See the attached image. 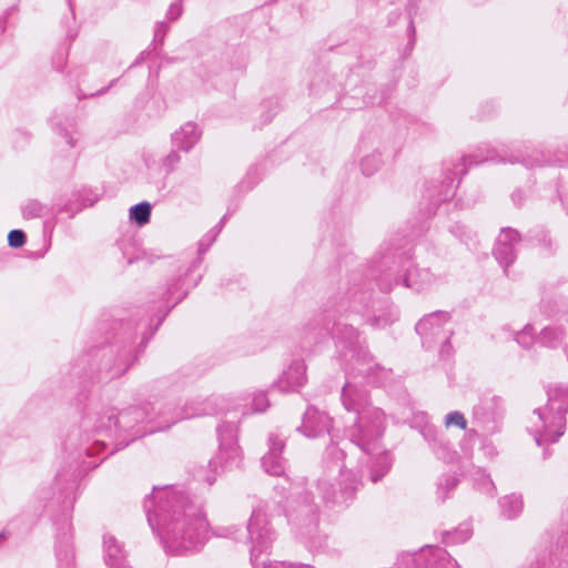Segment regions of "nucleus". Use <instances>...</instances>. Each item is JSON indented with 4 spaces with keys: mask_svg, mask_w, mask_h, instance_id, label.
<instances>
[{
    "mask_svg": "<svg viewBox=\"0 0 568 568\" xmlns=\"http://www.w3.org/2000/svg\"><path fill=\"white\" fill-rule=\"evenodd\" d=\"M420 434L439 459L452 460L454 458L452 444L432 425L425 424L420 428Z\"/></svg>",
    "mask_w": 568,
    "mask_h": 568,
    "instance_id": "19",
    "label": "nucleus"
},
{
    "mask_svg": "<svg viewBox=\"0 0 568 568\" xmlns=\"http://www.w3.org/2000/svg\"><path fill=\"white\" fill-rule=\"evenodd\" d=\"M450 320L449 313L437 311L423 317L416 324V332L423 339V345L426 348H432L436 341L442 337V334L448 333L444 325Z\"/></svg>",
    "mask_w": 568,
    "mask_h": 568,
    "instance_id": "13",
    "label": "nucleus"
},
{
    "mask_svg": "<svg viewBox=\"0 0 568 568\" xmlns=\"http://www.w3.org/2000/svg\"><path fill=\"white\" fill-rule=\"evenodd\" d=\"M178 149L173 148L172 151L162 160V166L166 173L173 172L178 164L181 162V155Z\"/></svg>",
    "mask_w": 568,
    "mask_h": 568,
    "instance_id": "32",
    "label": "nucleus"
},
{
    "mask_svg": "<svg viewBox=\"0 0 568 568\" xmlns=\"http://www.w3.org/2000/svg\"><path fill=\"white\" fill-rule=\"evenodd\" d=\"M253 409L255 412H264L266 407L268 406V399L266 397L265 393H257L254 395L253 403H252Z\"/></svg>",
    "mask_w": 568,
    "mask_h": 568,
    "instance_id": "38",
    "label": "nucleus"
},
{
    "mask_svg": "<svg viewBox=\"0 0 568 568\" xmlns=\"http://www.w3.org/2000/svg\"><path fill=\"white\" fill-rule=\"evenodd\" d=\"M201 134L202 132L195 123L186 122L172 133V146L187 153L200 141Z\"/></svg>",
    "mask_w": 568,
    "mask_h": 568,
    "instance_id": "20",
    "label": "nucleus"
},
{
    "mask_svg": "<svg viewBox=\"0 0 568 568\" xmlns=\"http://www.w3.org/2000/svg\"><path fill=\"white\" fill-rule=\"evenodd\" d=\"M285 515L292 526L310 529L318 521V507L308 491H295L287 499Z\"/></svg>",
    "mask_w": 568,
    "mask_h": 568,
    "instance_id": "9",
    "label": "nucleus"
},
{
    "mask_svg": "<svg viewBox=\"0 0 568 568\" xmlns=\"http://www.w3.org/2000/svg\"><path fill=\"white\" fill-rule=\"evenodd\" d=\"M499 156V161L504 163H520L527 168L539 166L547 163V160L544 159V154L539 151H532L531 153H524L518 151L516 154H511L510 156L497 155L496 151H487V154H471L468 156H463L457 163H454L452 168H448V175L446 180H449L453 183L456 178L466 174L467 164H479L485 161H494Z\"/></svg>",
    "mask_w": 568,
    "mask_h": 568,
    "instance_id": "8",
    "label": "nucleus"
},
{
    "mask_svg": "<svg viewBox=\"0 0 568 568\" xmlns=\"http://www.w3.org/2000/svg\"><path fill=\"white\" fill-rule=\"evenodd\" d=\"M264 568H314L310 565H303V564H287L284 561L271 564L268 566H265Z\"/></svg>",
    "mask_w": 568,
    "mask_h": 568,
    "instance_id": "42",
    "label": "nucleus"
},
{
    "mask_svg": "<svg viewBox=\"0 0 568 568\" xmlns=\"http://www.w3.org/2000/svg\"><path fill=\"white\" fill-rule=\"evenodd\" d=\"M168 31H169V26L165 22H163V21L158 22L155 24V29H154V40L153 41L158 42V43H162Z\"/></svg>",
    "mask_w": 568,
    "mask_h": 568,
    "instance_id": "40",
    "label": "nucleus"
},
{
    "mask_svg": "<svg viewBox=\"0 0 568 568\" xmlns=\"http://www.w3.org/2000/svg\"><path fill=\"white\" fill-rule=\"evenodd\" d=\"M72 445H73V443H72V439H71V437H70V438L65 442V448H68V447L72 446Z\"/></svg>",
    "mask_w": 568,
    "mask_h": 568,
    "instance_id": "52",
    "label": "nucleus"
},
{
    "mask_svg": "<svg viewBox=\"0 0 568 568\" xmlns=\"http://www.w3.org/2000/svg\"><path fill=\"white\" fill-rule=\"evenodd\" d=\"M104 560L110 568H131L125 560V551L122 545L112 535L103 538Z\"/></svg>",
    "mask_w": 568,
    "mask_h": 568,
    "instance_id": "21",
    "label": "nucleus"
},
{
    "mask_svg": "<svg viewBox=\"0 0 568 568\" xmlns=\"http://www.w3.org/2000/svg\"><path fill=\"white\" fill-rule=\"evenodd\" d=\"M471 532L470 526L468 524H463L454 531H445L443 534V541L446 545L462 544L470 538Z\"/></svg>",
    "mask_w": 568,
    "mask_h": 568,
    "instance_id": "26",
    "label": "nucleus"
},
{
    "mask_svg": "<svg viewBox=\"0 0 568 568\" xmlns=\"http://www.w3.org/2000/svg\"><path fill=\"white\" fill-rule=\"evenodd\" d=\"M520 242L518 232L514 229H503L496 240L493 254L497 262L503 266L505 273L517 256V245Z\"/></svg>",
    "mask_w": 568,
    "mask_h": 568,
    "instance_id": "15",
    "label": "nucleus"
},
{
    "mask_svg": "<svg viewBox=\"0 0 568 568\" xmlns=\"http://www.w3.org/2000/svg\"><path fill=\"white\" fill-rule=\"evenodd\" d=\"M151 204L141 202L130 209V219L139 225H144L150 221Z\"/></svg>",
    "mask_w": 568,
    "mask_h": 568,
    "instance_id": "28",
    "label": "nucleus"
},
{
    "mask_svg": "<svg viewBox=\"0 0 568 568\" xmlns=\"http://www.w3.org/2000/svg\"><path fill=\"white\" fill-rule=\"evenodd\" d=\"M331 428L332 418L326 413L310 406L304 413L302 425L297 430L308 438H316L329 433Z\"/></svg>",
    "mask_w": 568,
    "mask_h": 568,
    "instance_id": "16",
    "label": "nucleus"
},
{
    "mask_svg": "<svg viewBox=\"0 0 568 568\" xmlns=\"http://www.w3.org/2000/svg\"><path fill=\"white\" fill-rule=\"evenodd\" d=\"M567 320H568V311H567Z\"/></svg>",
    "mask_w": 568,
    "mask_h": 568,
    "instance_id": "57",
    "label": "nucleus"
},
{
    "mask_svg": "<svg viewBox=\"0 0 568 568\" xmlns=\"http://www.w3.org/2000/svg\"><path fill=\"white\" fill-rule=\"evenodd\" d=\"M186 294H187V291H183V292L178 296V298H176L175 303L173 304V306H174V305H176L179 302H181V301L185 297V295H186Z\"/></svg>",
    "mask_w": 568,
    "mask_h": 568,
    "instance_id": "50",
    "label": "nucleus"
},
{
    "mask_svg": "<svg viewBox=\"0 0 568 568\" xmlns=\"http://www.w3.org/2000/svg\"><path fill=\"white\" fill-rule=\"evenodd\" d=\"M389 322H390V321H387V320H385V318H381V317H376V318H375V323H376V325H378V326H385V325H387Z\"/></svg>",
    "mask_w": 568,
    "mask_h": 568,
    "instance_id": "48",
    "label": "nucleus"
},
{
    "mask_svg": "<svg viewBox=\"0 0 568 568\" xmlns=\"http://www.w3.org/2000/svg\"><path fill=\"white\" fill-rule=\"evenodd\" d=\"M58 560H59V561H62V558H61V554H60V552H58ZM63 560L65 561V565H67V566H69V565L71 564L72 556H71V554H70L68 550H65V552H64Z\"/></svg>",
    "mask_w": 568,
    "mask_h": 568,
    "instance_id": "47",
    "label": "nucleus"
},
{
    "mask_svg": "<svg viewBox=\"0 0 568 568\" xmlns=\"http://www.w3.org/2000/svg\"><path fill=\"white\" fill-rule=\"evenodd\" d=\"M504 415V400L497 395L484 396L473 409L474 422L490 434L498 430Z\"/></svg>",
    "mask_w": 568,
    "mask_h": 568,
    "instance_id": "11",
    "label": "nucleus"
},
{
    "mask_svg": "<svg viewBox=\"0 0 568 568\" xmlns=\"http://www.w3.org/2000/svg\"><path fill=\"white\" fill-rule=\"evenodd\" d=\"M213 413L206 400H187L183 406L172 408L170 406L161 407L160 415L164 417L165 429L170 428L175 423L206 414Z\"/></svg>",
    "mask_w": 568,
    "mask_h": 568,
    "instance_id": "14",
    "label": "nucleus"
},
{
    "mask_svg": "<svg viewBox=\"0 0 568 568\" xmlns=\"http://www.w3.org/2000/svg\"><path fill=\"white\" fill-rule=\"evenodd\" d=\"M161 408H155L150 403L130 406L119 414L114 409H109L105 414L98 416L93 423V436L95 437L91 444L85 443L81 447V452L85 456H93L106 446V438H111L113 430L126 434L130 439L128 442L120 438L115 443V449L125 447L129 442L148 434L165 430L164 417L160 415Z\"/></svg>",
    "mask_w": 568,
    "mask_h": 568,
    "instance_id": "3",
    "label": "nucleus"
},
{
    "mask_svg": "<svg viewBox=\"0 0 568 568\" xmlns=\"http://www.w3.org/2000/svg\"><path fill=\"white\" fill-rule=\"evenodd\" d=\"M378 285L382 291H389L392 288V283L389 282V274L381 275L378 280Z\"/></svg>",
    "mask_w": 568,
    "mask_h": 568,
    "instance_id": "45",
    "label": "nucleus"
},
{
    "mask_svg": "<svg viewBox=\"0 0 568 568\" xmlns=\"http://www.w3.org/2000/svg\"><path fill=\"white\" fill-rule=\"evenodd\" d=\"M21 212L24 219L31 220L47 215L49 207L37 200H29L22 205Z\"/></svg>",
    "mask_w": 568,
    "mask_h": 568,
    "instance_id": "27",
    "label": "nucleus"
},
{
    "mask_svg": "<svg viewBox=\"0 0 568 568\" xmlns=\"http://www.w3.org/2000/svg\"><path fill=\"white\" fill-rule=\"evenodd\" d=\"M129 367L130 364L122 362L119 366H114L111 368L110 377L114 378L123 375L129 369Z\"/></svg>",
    "mask_w": 568,
    "mask_h": 568,
    "instance_id": "43",
    "label": "nucleus"
},
{
    "mask_svg": "<svg viewBox=\"0 0 568 568\" xmlns=\"http://www.w3.org/2000/svg\"><path fill=\"white\" fill-rule=\"evenodd\" d=\"M516 342L523 347H529L534 343V328L531 325H526L520 332L516 334Z\"/></svg>",
    "mask_w": 568,
    "mask_h": 568,
    "instance_id": "33",
    "label": "nucleus"
},
{
    "mask_svg": "<svg viewBox=\"0 0 568 568\" xmlns=\"http://www.w3.org/2000/svg\"><path fill=\"white\" fill-rule=\"evenodd\" d=\"M565 337V332L561 327H545L539 336V342L547 347H558Z\"/></svg>",
    "mask_w": 568,
    "mask_h": 568,
    "instance_id": "25",
    "label": "nucleus"
},
{
    "mask_svg": "<svg viewBox=\"0 0 568 568\" xmlns=\"http://www.w3.org/2000/svg\"><path fill=\"white\" fill-rule=\"evenodd\" d=\"M341 400L344 408L357 415L351 430V440L368 456L371 480L377 483L392 467V458L381 443L384 433V413L369 404L367 390L355 382H346Z\"/></svg>",
    "mask_w": 568,
    "mask_h": 568,
    "instance_id": "2",
    "label": "nucleus"
},
{
    "mask_svg": "<svg viewBox=\"0 0 568 568\" xmlns=\"http://www.w3.org/2000/svg\"><path fill=\"white\" fill-rule=\"evenodd\" d=\"M183 286V280L181 277L174 280L173 283L169 284L168 287V294L173 296L175 293H178Z\"/></svg>",
    "mask_w": 568,
    "mask_h": 568,
    "instance_id": "44",
    "label": "nucleus"
},
{
    "mask_svg": "<svg viewBox=\"0 0 568 568\" xmlns=\"http://www.w3.org/2000/svg\"><path fill=\"white\" fill-rule=\"evenodd\" d=\"M2 539H4V534L3 532L0 534V540H2Z\"/></svg>",
    "mask_w": 568,
    "mask_h": 568,
    "instance_id": "55",
    "label": "nucleus"
},
{
    "mask_svg": "<svg viewBox=\"0 0 568 568\" xmlns=\"http://www.w3.org/2000/svg\"><path fill=\"white\" fill-rule=\"evenodd\" d=\"M434 276L427 268L406 267L403 274V283L406 287L415 291L424 290L430 286Z\"/></svg>",
    "mask_w": 568,
    "mask_h": 568,
    "instance_id": "22",
    "label": "nucleus"
},
{
    "mask_svg": "<svg viewBox=\"0 0 568 568\" xmlns=\"http://www.w3.org/2000/svg\"><path fill=\"white\" fill-rule=\"evenodd\" d=\"M226 221V215H224L220 223L214 226L212 230H210L199 242V258L196 261H194L192 263V265L190 266L189 272H191L193 268L197 267L201 262H202V255L205 254L207 252V250L210 248V246L215 242L217 235L220 234V232L222 231V227L224 225Z\"/></svg>",
    "mask_w": 568,
    "mask_h": 568,
    "instance_id": "23",
    "label": "nucleus"
},
{
    "mask_svg": "<svg viewBox=\"0 0 568 568\" xmlns=\"http://www.w3.org/2000/svg\"><path fill=\"white\" fill-rule=\"evenodd\" d=\"M182 11H183V9H182L181 3H179V2H173V3L170 6L169 10H168L166 17H168L171 21H175V20H178V19L181 17Z\"/></svg>",
    "mask_w": 568,
    "mask_h": 568,
    "instance_id": "41",
    "label": "nucleus"
},
{
    "mask_svg": "<svg viewBox=\"0 0 568 568\" xmlns=\"http://www.w3.org/2000/svg\"><path fill=\"white\" fill-rule=\"evenodd\" d=\"M452 335L453 331H449L448 333L442 334V337L436 341V344H440L439 356L443 359H448L454 353L453 346L450 344Z\"/></svg>",
    "mask_w": 568,
    "mask_h": 568,
    "instance_id": "31",
    "label": "nucleus"
},
{
    "mask_svg": "<svg viewBox=\"0 0 568 568\" xmlns=\"http://www.w3.org/2000/svg\"><path fill=\"white\" fill-rule=\"evenodd\" d=\"M458 485V479L454 475H445L439 479L438 483V494L444 500L449 490H453Z\"/></svg>",
    "mask_w": 568,
    "mask_h": 568,
    "instance_id": "30",
    "label": "nucleus"
},
{
    "mask_svg": "<svg viewBox=\"0 0 568 568\" xmlns=\"http://www.w3.org/2000/svg\"><path fill=\"white\" fill-rule=\"evenodd\" d=\"M524 199V193L521 191H516L511 194V200L516 205H520Z\"/></svg>",
    "mask_w": 568,
    "mask_h": 568,
    "instance_id": "46",
    "label": "nucleus"
},
{
    "mask_svg": "<svg viewBox=\"0 0 568 568\" xmlns=\"http://www.w3.org/2000/svg\"><path fill=\"white\" fill-rule=\"evenodd\" d=\"M409 29L414 30L413 22H409Z\"/></svg>",
    "mask_w": 568,
    "mask_h": 568,
    "instance_id": "56",
    "label": "nucleus"
},
{
    "mask_svg": "<svg viewBox=\"0 0 568 568\" xmlns=\"http://www.w3.org/2000/svg\"><path fill=\"white\" fill-rule=\"evenodd\" d=\"M306 382V366L303 361H294L290 367L283 372L276 382V387L281 392H295Z\"/></svg>",
    "mask_w": 568,
    "mask_h": 568,
    "instance_id": "18",
    "label": "nucleus"
},
{
    "mask_svg": "<svg viewBox=\"0 0 568 568\" xmlns=\"http://www.w3.org/2000/svg\"><path fill=\"white\" fill-rule=\"evenodd\" d=\"M331 333L345 361L353 362L352 369L363 378L376 382L378 372L383 368L378 364H373V358L362 346L358 332L354 326L338 321L333 325Z\"/></svg>",
    "mask_w": 568,
    "mask_h": 568,
    "instance_id": "6",
    "label": "nucleus"
},
{
    "mask_svg": "<svg viewBox=\"0 0 568 568\" xmlns=\"http://www.w3.org/2000/svg\"><path fill=\"white\" fill-rule=\"evenodd\" d=\"M8 243L11 247L18 248L26 243V234L21 230H12L8 234Z\"/></svg>",
    "mask_w": 568,
    "mask_h": 568,
    "instance_id": "36",
    "label": "nucleus"
},
{
    "mask_svg": "<svg viewBox=\"0 0 568 568\" xmlns=\"http://www.w3.org/2000/svg\"><path fill=\"white\" fill-rule=\"evenodd\" d=\"M548 402L532 413L529 432L538 446L556 443L565 433L568 412V385H555L547 389Z\"/></svg>",
    "mask_w": 568,
    "mask_h": 568,
    "instance_id": "5",
    "label": "nucleus"
},
{
    "mask_svg": "<svg viewBox=\"0 0 568 568\" xmlns=\"http://www.w3.org/2000/svg\"><path fill=\"white\" fill-rule=\"evenodd\" d=\"M285 443L277 435L268 436V452L262 457L264 470L272 476H282L285 471V460L282 457Z\"/></svg>",
    "mask_w": 568,
    "mask_h": 568,
    "instance_id": "17",
    "label": "nucleus"
},
{
    "mask_svg": "<svg viewBox=\"0 0 568 568\" xmlns=\"http://www.w3.org/2000/svg\"><path fill=\"white\" fill-rule=\"evenodd\" d=\"M90 423H91V419H85V420L83 422V426H84L85 428H89V427H90Z\"/></svg>",
    "mask_w": 568,
    "mask_h": 568,
    "instance_id": "51",
    "label": "nucleus"
},
{
    "mask_svg": "<svg viewBox=\"0 0 568 568\" xmlns=\"http://www.w3.org/2000/svg\"><path fill=\"white\" fill-rule=\"evenodd\" d=\"M445 425L447 427L456 426V427H459L460 429H465L466 425H467V422H466V419H465V417H464V415L462 413H459V412H450L445 417Z\"/></svg>",
    "mask_w": 568,
    "mask_h": 568,
    "instance_id": "35",
    "label": "nucleus"
},
{
    "mask_svg": "<svg viewBox=\"0 0 568 568\" xmlns=\"http://www.w3.org/2000/svg\"><path fill=\"white\" fill-rule=\"evenodd\" d=\"M105 91H106V89H102V90L98 91L97 93H92L91 97L100 95V94L104 93Z\"/></svg>",
    "mask_w": 568,
    "mask_h": 568,
    "instance_id": "53",
    "label": "nucleus"
},
{
    "mask_svg": "<svg viewBox=\"0 0 568 568\" xmlns=\"http://www.w3.org/2000/svg\"><path fill=\"white\" fill-rule=\"evenodd\" d=\"M398 568H458V564L440 547L425 546L417 552L403 554L397 561Z\"/></svg>",
    "mask_w": 568,
    "mask_h": 568,
    "instance_id": "10",
    "label": "nucleus"
},
{
    "mask_svg": "<svg viewBox=\"0 0 568 568\" xmlns=\"http://www.w3.org/2000/svg\"><path fill=\"white\" fill-rule=\"evenodd\" d=\"M64 136H65V139H67V143H68L71 148H73L75 143H74V141H73L72 136H71L70 134H68V133H65V134H64Z\"/></svg>",
    "mask_w": 568,
    "mask_h": 568,
    "instance_id": "49",
    "label": "nucleus"
},
{
    "mask_svg": "<svg viewBox=\"0 0 568 568\" xmlns=\"http://www.w3.org/2000/svg\"><path fill=\"white\" fill-rule=\"evenodd\" d=\"M144 509L152 530L172 554L197 550L209 539L210 527L201 505L182 490L154 488L144 500Z\"/></svg>",
    "mask_w": 568,
    "mask_h": 568,
    "instance_id": "1",
    "label": "nucleus"
},
{
    "mask_svg": "<svg viewBox=\"0 0 568 568\" xmlns=\"http://www.w3.org/2000/svg\"><path fill=\"white\" fill-rule=\"evenodd\" d=\"M268 508V503H258L253 508L246 526V538L252 544V562L256 561L258 556L265 552L276 539V531L267 513Z\"/></svg>",
    "mask_w": 568,
    "mask_h": 568,
    "instance_id": "7",
    "label": "nucleus"
},
{
    "mask_svg": "<svg viewBox=\"0 0 568 568\" xmlns=\"http://www.w3.org/2000/svg\"><path fill=\"white\" fill-rule=\"evenodd\" d=\"M452 233L455 234L457 237H459L464 242H468V240L471 239V231L468 230L465 225H462L459 223H456L452 227Z\"/></svg>",
    "mask_w": 568,
    "mask_h": 568,
    "instance_id": "39",
    "label": "nucleus"
},
{
    "mask_svg": "<svg viewBox=\"0 0 568 568\" xmlns=\"http://www.w3.org/2000/svg\"><path fill=\"white\" fill-rule=\"evenodd\" d=\"M207 481H209V484H210V485H212V484H213V481H214V478H210V477H207Z\"/></svg>",
    "mask_w": 568,
    "mask_h": 568,
    "instance_id": "54",
    "label": "nucleus"
},
{
    "mask_svg": "<svg viewBox=\"0 0 568 568\" xmlns=\"http://www.w3.org/2000/svg\"><path fill=\"white\" fill-rule=\"evenodd\" d=\"M501 515L507 519L516 518L523 510V498L519 495H508L499 500Z\"/></svg>",
    "mask_w": 568,
    "mask_h": 568,
    "instance_id": "24",
    "label": "nucleus"
},
{
    "mask_svg": "<svg viewBox=\"0 0 568 568\" xmlns=\"http://www.w3.org/2000/svg\"><path fill=\"white\" fill-rule=\"evenodd\" d=\"M382 155L378 152H374L365 158L361 162V169L363 174L366 176L373 175L382 166Z\"/></svg>",
    "mask_w": 568,
    "mask_h": 568,
    "instance_id": "29",
    "label": "nucleus"
},
{
    "mask_svg": "<svg viewBox=\"0 0 568 568\" xmlns=\"http://www.w3.org/2000/svg\"><path fill=\"white\" fill-rule=\"evenodd\" d=\"M217 437L220 440V452L216 460L210 462L215 465L217 462L223 468L239 466L241 460V450L236 444V427L232 423H224L217 426Z\"/></svg>",
    "mask_w": 568,
    "mask_h": 568,
    "instance_id": "12",
    "label": "nucleus"
},
{
    "mask_svg": "<svg viewBox=\"0 0 568 568\" xmlns=\"http://www.w3.org/2000/svg\"><path fill=\"white\" fill-rule=\"evenodd\" d=\"M475 487L487 495H493L495 491V485L488 475L481 473L476 479Z\"/></svg>",
    "mask_w": 568,
    "mask_h": 568,
    "instance_id": "34",
    "label": "nucleus"
},
{
    "mask_svg": "<svg viewBox=\"0 0 568 568\" xmlns=\"http://www.w3.org/2000/svg\"><path fill=\"white\" fill-rule=\"evenodd\" d=\"M345 453L335 444L326 448L324 476L317 481V489L328 507H346L353 501L361 480L356 473L347 469Z\"/></svg>",
    "mask_w": 568,
    "mask_h": 568,
    "instance_id": "4",
    "label": "nucleus"
},
{
    "mask_svg": "<svg viewBox=\"0 0 568 568\" xmlns=\"http://www.w3.org/2000/svg\"><path fill=\"white\" fill-rule=\"evenodd\" d=\"M240 532V529L235 526H221L217 527L213 534L217 537H229L233 539H239L237 534Z\"/></svg>",
    "mask_w": 568,
    "mask_h": 568,
    "instance_id": "37",
    "label": "nucleus"
}]
</instances>
